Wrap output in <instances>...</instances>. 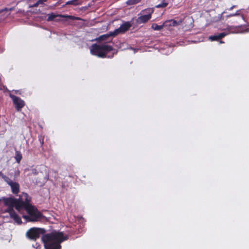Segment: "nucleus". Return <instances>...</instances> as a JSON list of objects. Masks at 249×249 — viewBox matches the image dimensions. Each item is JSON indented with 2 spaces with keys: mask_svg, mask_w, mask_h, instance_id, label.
Returning <instances> with one entry per match:
<instances>
[{
  "mask_svg": "<svg viewBox=\"0 0 249 249\" xmlns=\"http://www.w3.org/2000/svg\"><path fill=\"white\" fill-rule=\"evenodd\" d=\"M30 197L27 194L23 193L19 199L7 198L4 199V203L7 207L5 210L8 212L18 224L22 223L20 218L17 214L13 210L16 209L22 214V217L26 221L36 222L40 221L43 218V215L34 206L29 204Z\"/></svg>",
  "mask_w": 249,
  "mask_h": 249,
  "instance_id": "f257e3e1",
  "label": "nucleus"
},
{
  "mask_svg": "<svg viewBox=\"0 0 249 249\" xmlns=\"http://www.w3.org/2000/svg\"><path fill=\"white\" fill-rule=\"evenodd\" d=\"M68 236L62 232L54 231L42 236L45 249H60V243L67 240Z\"/></svg>",
  "mask_w": 249,
  "mask_h": 249,
  "instance_id": "f03ea898",
  "label": "nucleus"
},
{
  "mask_svg": "<svg viewBox=\"0 0 249 249\" xmlns=\"http://www.w3.org/2000/svg\"><path fill=\"white\" fill-rule=\"evenodd\" d=\"M90 53L99 57L112 58L116 53L112 47L106 43L93 44L89 47Z\"/></svg>",
  "mask_w": 249,
  "mask_h": 249,
  "instance_id": "7ed1b4c3",
  "label": "nucleus"
},
{
  "mask_svg": "<svg viewBox=\"0 0 249 249\" xmlns=\"http://www.w3.org/2000/svg\"><path fill=\"white\" fill-rule=\"evenodd\" d=\"M130 27V24L129 23H125L120 26V27L116 29L114 32L110 33L109 34L103 35L101 36L98 38L96 39V40H104L110 36H115L119 34L123 33L128 30Z\"/></svg>",
  "mask_w": 249,
  "mask_h": 249,
  "instance_id": "20e7f679",
  "label": "nucleus"
},
{
  "mask_svg": "<svg viewBox=\"0 0 249 249\" xmlns=\"http://www.w3.org/2000/svg\"><path fill=\"white\" fill-rule=\"evenodd\" d=\"M154 11V8H149L141 11V16L137 19V22L139 24L144 23L148 21L151 18V15Z\"/></svg>",
  "mask_w": 249,
  "mask_h": 249,
  "instance_id": "39448f33",
  "label": "nucleus"
},
{
  "mask_svg": "<svg viewBox=\"0 0 249 249\" xmlns=\"http://www.w3.org/2000/svg\"><path fill=\"white\" fill-rule=\"evenodd\" d=\"M45 231L43 229L32 228L26 232V235L28 238L35 240L39 237L41 234L44 233Z\"/></svg>",
  "mask_w": 249,
  "mask_h": 249,
  "instance_id": "423d86ee",
  "label": "nucleus"
},
{
  "mask_svg": "<svg viewBox=\"0 0 249 249\" xmlns=\"http://www.w3.org/2000/svg\"><path fill=\"white\" fill-rule=\"evenodd\" d=\"M10 97L13 100L17 110L19 111L24 106V102L23 100L12 94H10Z\"/></svg>",
  "mask_w": 249,
  "mask_h": 249,
  "instance_id": "0eeeda50",
  "label": "nucleus"
},
{
  "mask_svg": "<svg viewBox=\"0 0 249 249\" xmlns=\"http://www.w3.org/2000/svg\"><path fill=\"white\" fill-rule=\"evenodd\" d=\"M182 21L179 20L178 22L175 20H167L163 23V26L168 29H170L171 27H175L179 25L181 23Z\"/></svg>",
  "mask_w": 249,
  "mask_h": 249,
  "instance_id": "6e6552de",
  "label": "nucleus"
},
{
  "mask_svg": "<svg viewBox=\"0 0 249 249\" xmlns=\"http://www.w3.org/2000/svg\"><path fill=\"white\" fill-rule=\"evenodd\" d=\"M231 28L228 29L229 32L225 31L223 33L218 34L216 35L210 36L209 37V39L211 41L218 40L223 38L226 35H228L230 33H232V31H231Z\"/></svg>",
  "mask_w": 249,
  "mask_h": 249,
  "instance_id": "1a4fd4ad",
  "label": "nucleus"
},
{
  "mask_svg": "<svg viewBox=\"0 0 249 249\" xmlns=\"http://www.w3.org/2000/svg\"><path fill=\"white\" fill-rule=\"evenodd\" d=\"M10 186L13 193L17 194L19 192V185L18 183L13 181Z\"/></svg>",
  "mask_w": 249,
  "mask_h": 249,
  "instance_id": "9d476101",
  "label": "nucleus"
},
{
  "mask_svg": "<svg viewBox=\"0 0 249 249\" xmlns=\"http://www.w3.org/2000/svg\"><path fill=\"white\" fill-rule=\"evenodd\" d=\"M163 27H164V26H163V24L160 25H158V24L156 23H153L152 24L151 28L155 31H160L161 29H162Z\"/></svg>",
  "mask_w": 249,
  "mask_h": 249,
  "instance_id": "9b49d317",
  "label": "nucleus"
},
{
  "mask_svg": "<svg viewBox=\"0 0 249 249\" xmlns=\"http://www.w3.org/2000/svg\"><path fill=\"white\" fill-rule=\"evenodd\" d=\"M22 158L21 153L19 151H16L15 158L18 163H19Z\"/></svg>",
  "mask_w": 249,
  "mask_h": 249,
  "instance_id": "f8f14e48",
  "label": "nucleus"
},
{
  "mask_svg": "<svg viewBox=\"0 0 249 249\" xmlns=\"http://www.w3.org/2000/svg\"><path fill=\"white\" fill-rule=\"evenodd\" d=\"M47 0H38L36 3L34 4L33 5H32L31 7H37L39 6V5H43L44 2H46Z\"/></svg>",
  "mask_w": 249,
  "mask_h": 249,
  "instance_id": "ddd939ff",
  "label": "nucleus"
},
{
  "mask_svg": "<svg viewBox=\"0 0 249 249\" xmlns=\"http://www.w3.org/2000/svg\"><path fill=\"white\" fill-rule=\"evenodd\" d=\"M47 16H48L47 20L48 21H51V20H53V19H54V18H56L57 16L55 15L54 13H52L51 14H48Z\"/></svg>",
  "mask_w": 249,
  "mask_h": 249,
  "instance_id": "4468645a",
  "label": "nucleus"
},
{
  "mask_svg": "<svg viewBox=\"0 0 249 249\" xmlns=\"http://www.w3.org/2000/svg\"><path fill=\"white\" fill-rule=\"evenodd\" d=\"M2 178L9 185H10V184H11L13 182L8 177H6V176H2Z\"/></svg>",
  "mask_w": 249,
  "mask_h": 249,
  "instance_id": "2eb2a0df",
  "label": "nucleus"
},
{
  "mask_svg": "<svg viewBox=\"0 0 249 249\" xmlns=\"http://www.w3.org/2000/svg\"><path fill=\"white\" fill-rule=\"evenodd\" d=\"M141 0H128L126 3L128 5H133L140 2Z\"/></svg>",
  "mask_w": 249,
  "mask_h": 249,
  "instance_id": "dca6fc26",
  "label": "nucleus"
},
{
  "mask_svg": "<svg viewBox=\"0 0 249 249\" xmlns=\"http://www.w3.org/2000/svg\"><path fill=\"white\" fill-rule=\"evenodd\" d=\"M240 15V10H238L236 12V13H235L234 14H231L226 16V18H230L231 17L239 16Z\"/></svg>",
  "mask_w": 249,
  "mask_h": 249,
  "instance_id": "f3484780",
  "label": "nucleus"
},
{
  "mask_svg": "<svg viewBox=\"0 0 249 249\" xmlns=\"http://www.w3.org/2000/svg\"><path fill=\"white\" fill-rule=\"evenodd\" d=\"M5 12L7 13V14H6V16H8V15H9V14H10V13H9V10H8V9H5L3 10L2 11V12Z\"/></svg>",
  "mask_w": 249,
  "mask_h": 249,
  "instance_id": "a211bd4d",
  "label": "nucleus"
},
{
  "mask_svg": "<svg viewBox=\"0 0 249 249\" xmlns=\"http://www.w3.org/2000/svg\"><path fill=\"white\" fill-rule=\"evenodd\" d=\"M235 5H233L232 6H231V7H230L229 9V10L230 11H231L232 10L234 7H235Z\"/></svg>",
  "mask_w": 249,
  "mask_h": 249,
  "instance_id": "6ab92c4d",
  "label": "nucleus"
},
{
  "mask_svg": "<svg viewBox=\"0 0 249 249\" xmlns=\"http://www.w3.org/2000/svg\"><path fill=\"white\" fill-rule=\"evenodd\" d=\"M62 17H68V18H71V16H63Z\"/></svg>",
  "mask_w": 249,
  "mask_h": 249,
  "instance_id": "aec40b11",
  "label": "nucleus"
},
{
  "mask_svg": "<svg viewBox=\"0 0 249 249\" xmlns=\"http://www.w3.org/2000/svg\"><path fill=\"white\" fill-rule=\"evenodd\" d=\"M4 176L5 175H4L1 172H0V176H1L2 178V176Z\"/></svg>",
  "mask_w": 249,
  "mask_h": 249,
  "instance_id": "412c9836",
  "label": "nucleus"
},
{
  "mask_svg": "<svg viewBox=\"0 0 249 249\" xmlns=\"http://www.w3.org/2000/svg\"><path fill=\"white\" fill-rule=\"evenodd\" d=\"M72 3V1H68L67 3V4H71Z\"/></svg>",
  "mask_w": 249,
  "mask_h": 249,
  "instance_id": "4be33fe9",
  "label": "nucleus"
},
{
  "mask_svg": "<svg viewBox=\"0 0 249 249\" xmlns=\"http://www.w3.org/2000/svg\"><path fill=\"white\" fill-rule=\"evenodd\" d=\"M41 142V144H42L43 143V141H42V142Z\"/></svg>",
  "mask_w": 249,
  "mask_h": 249,
  "instance_id": "5701e85b",
  "label": "nucleus"
},
{
  "mask_svg": "<svg viewBox=\"0 0 249 249\" xmlns=\"http://www.w3.org/2000/svg\"><path fill=\"white\" fill-rule=\"evenodd\" d=\"M225 13H226V11H224V12L222 13V14Z\"/></svg>",
  "mask_w": 249,
  "mask_h": 249,
  "instance_id": "b1692460",
  "label": "nucleus"
}]
</instances>
